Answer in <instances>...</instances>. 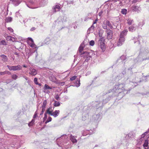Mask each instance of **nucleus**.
<instances>
[{"mask_svg":"<svg viewBox=\"0 0 149 149\" xmlns=\"http://www.w3.org/2000/svg\"><path fill=\"white\" fill-rule=\"evenodd\" d=\"M126 73V72H125V71H123V72H122V74H125Z\"/></svg>","mask_w":149,"mask_h":149,"instance_id":"774afa93","label":"nucleus"},{"mask_svg":"<svg viewBox=\"0 0 149 149\" xmlns=\"http://www.w3.org/2000/svg\"><path fill=\"white\" fill-rule=\"evenodd\" d=\"M110 1L113 2L110 5V9L111 10H118L119 9L118 7V6L117 5V4L116 3V2H115L114 1H111L109 0Z\"/></svg>","mask_w":149,"mask_h":149,"instance_id":"6e6552de","label":"nucleus"},{"mask_svg":"<svg viewBox=\"0 0 149 149\" xmlns=\"http://www.w3.org/2000/svg\"><path fill=\"white\" fill-rule=\"evenodd\" d=\"M131 8L132 10L134 11L139 13L140 11V10L139 9V7L136 6H132Z\"/></svg>","mask_w":149,"mask_h":149,"instance_id":"2eb2a0df","label":"nucleus"},{"mask_svg":"<svg viewBox=\"0 0 149 149\" xmlns=\"http://www.w3.org/2000/svg\"><path fill=\"white\" fill-rule=\"evenodd\" d=\"M11 77L13 79L16 80L18 76L16 74H13L12 75Z\"/></svg>","mask_w":149,"mask_h":149,"instance_id":"f704fd0d","label":"nucleus"},{"mask_svg":"<svg viewBox=\"0 0 149 149\" xmlns=\"http://www.w3.org/2000/svg\"><path fill=\"white\" fill-rule=\"evenodd\" d=\"M5 74H7L8 75L11 74V72L8 71H5Z\"/></svg>","mask_w":149,"mask_h":149,"instance_id":"603ef678","label":"nucleus"},{"mask_svg":"<svg viewBox=\"0 0 149 149\" xmlns=\"http://www.w3.org/2000/svg\"><path fill=\"white\" fill-rule=\"evenodd\" d=\"M81 55V56L83 57V58L85 59V61H88L91 58V56H90V53L87 52H85L83 54Z\"/></svg>","mask_w":149,"mask_h":149,"instance_id":"423d86ee","label":"nucleus"},{"mask_svg":"<svg viewBox=\"0 0 149 149\" xmlns=\"http://www.w3.org/2000/svg\"><path fill=\"white\" fill-rule=\"evenodd\" d=\"M148 140H145L143 144V146L145 149H149Z\"/></svg>","mask_w":149,"mask_h":149,"instance_id":"f3484780","label":"nucleus"},{"mask_svg":"<svg viewBox=\"0 0 149 149\" xmlns=\"http://www.w3.org/2000/svg\"><path fill=\"white\" fill-rule=\"evenodd\" d=\"M70 139L71 141L73 143H76L77 142V140L76 139V137L72 135L70 136Z\"/></svg>","mask_w":149,"mask_h":149,"instance_id":"a211bd4d","label":"nucleus"},{"mask_svg":"<svg viewBox=\"0 0 149 149\" xmlns=\"http://www.w3.org/2000/svg\"><path fill=\"white\" fill-rule=\"evenodd\" d=\"M15 40H16V39L15 38L12 37L11 41H12L13 42H14V41H15Z\"/></svg>","mask_w":149,"mask_h":149,"instance_id":"6e6d98bb","label":"nucleus"},{"mask_svg":"<svg viewBox=\"0 0 149 149\" xmlns=\"http://www.w3.org/2000/svg\"><path fill=\"white\" fill-rule=\"evenodd\" d=\"M50 80L53 82H56L57 81V79L56 77L53 75L50 76L49 77Z\"/></svg>","mask_w":149,"mask_h":149,"instance_id":"aec40b11","label":"nucleus"},{"mask_svg":"<svg viewBox=\"0 0 149 149\" xmlns=\"http://www.w3.org/2000/svg\"><path fill=\"white\" fill-rule=\"evenodd\" d=\"M0 45H6V41L4 40H1L0 42Z\"/></svg>","mask_w":149,"mask_h":149,"instance_id":"473e14b6","label":"nucleus"},{"mask_svg":"<svg viewBox=\"0 0 149 149\" xmlns=\"http://www.w3.org/2000/svg\"><path fill=\"white\" fill-rule=\"evenodd\" d=\"M84 46V44L82 43L80 45L79 48V51L80 53H81L82 51L83 50Z\"/></svg>","mask_w":149,"mask_h":149,"instance_id":"4be33fe9","label":"nucleus"},{"mask_svg":"<svg viewBox=\"0 0 149 149\" xmlns=\"http://www.w3.org/2000/svg\"><path fill=\"white\" fill-rule=\"evenodd\" d=\"M12 2L13 4L15 6L18 5L20 3V2L18 0H10Z\"/></svg>","mask_w":149,"mask_h":149,"instance_id":"5701e85b","label":"nucleus"},{"mask_svg":"<svg viewBox=\"0 0 149 149\" xmlns=\"http://www.w3.org/2000/svg\"><path fill=\"white\" fill-rule=\"evenodd\" d=\"M36 28L35 27H32L30 29L31 31H33Z\"/></svg>","mask_w":149,"mask_h":149,"instance_id":"bf43d9fd","label":"nucleus"},{"mask_svg":"<svg viewBox=\"0 0 149 149\" xmlns=\"http://www.w3.org/2000/svg\"><path fill=\"white\" fill-rule=\"evenodd\" d=\"M127 29H125L121 32L118 41L117 43L118 46H121L124 42L125 41L124 37L127 35Z\"/></svg>","mask_w":149,"mask_h":149,"instance_id":"f03ea898","label":"nucleus"},{"mask_svg":"<svg viewBox=\"0 0 149 149\" xmlns=\"http://www.w3.org/2000/svg\"><path fill=\"white\" fill-rule=\"evenodd\" d=\"M5 74V71L3 72H0V75H3Z\"/></svg>","mask_w":149,"mask_h":149,"instance_id":"5fc2aeb1","label":"nucleus"},{"mask_svg":"<svg viewBox=\"0 0 149 149\" xmlns=\"http://www.w3.org/2000/svg\"><path fill=\"white\" fill-rule=\"evenodd\" d=\"M8 29L11 32H13V29L10 27H8Z\"/></svg>","mask_w":149,"mask_h":149,"instance_id":"09e8293b","label":"nucleus"},{"mask_svg":"<svg viewBox=\"0 0 149 149\" xmlns=\"http://www.w3.org/2000/svg\"><path fill=\"white\" fill-rule=\"evenodd\" d=\"M60 6L61 5L57 3L53 6L52 8L53 13L58 11L60 10L61 9Z\"/></svg>","mask_w":149,"mask_h":149,"instance_id":"1a4fd4ad","label":"nucleus"},{"mask_svg":"<svg viewBox=\"0 0 149 149\" xmlns=\"http://www.w3.org/2000/svg\"><path fill=\"white\" fill-rule=\"evenodd\" d=\"M102 27L104 29H107V24L106 23H104L102 25Z\"/></svg>","mask_w":149,"mask_h":149,"instance_id":"a19ab883","label":"nucleus"},{"mask_svg":"<svg viewBox=\"0 0 149 149\" xmlns=\"http://www.w3.org/2000/svg\"><path fill=\"white\" fill-rule=\"evenodd\" d=\"M127 10L125 9H123L122 10L121 13L124 15H126L127 13Z\"/></svg>","mask_w":149,"mask_h":149,"instance_id":"72a5a7b5","label":"nucleus"},{"mask_svg":"<svg viewBox=\"0 0 149 149\" xmlns=\"http://www.w3.org/2000/svg\"><path fill=\"white\" fill-rule=\"evenodd\" d=\"M91 72L90 71H88L86 73V76H87L89 74H91Z\"/></svg>","mask_w":149,"mask_h":149,"instance_id":"052dcab7","label":"nucleus"},{"mask_svg":"<svg viewBox=\"0 0 149 149\" xmlns=\"http://www.w3.org/2000/svg\"><path fill=\"white\" fill-rule=\"evenodd\" d=\"M76 76H74L70 78V79L71 81H72L76 79Z\"/></svg>","mask_w":149,"mask_h":149,"instance_id":"49530a36","label":"nucleus"},{"mask_svg":"<svg viewBox=\"0 0 149 149\" xmlns=\"http://www.w3.org/2000/svg\"><path fill=\"white\" fill-rule=\"evenodd\" d=\"M127 23L128 25H130L132 24V23L133 21V20L132 19H127Z\"/></svg>","mask_w":149,"mask_h":149,"instance_id":"c756f323","label":"nucleus"},{"mask_svg":"<svg viewBox=\"0 0 149 149\" xmlns=\"http://www.w3.org/2000/svg\"><path fill=\"white\" fill-rule=\"evenodd\" d=\"M29 70L30 72H29V74H30L32 75H34L37 74V72L35 69L32 68H31Z\"/></svg>","mask_w":149,"mask_h":149,"instance_id":"f8f14e48","label":"nucleus"},{"mask_svg":"<svg viewBox=\"0 0 149 149\" xmlns=\"http://www.w3.org/2000/svg\"><path fill=\"white\" fill-rule=\"evenodd\" d=\"M55 98L56 100H59L61 99L58 95H56L55 96Z\"/></svg>","mask_w":149,"mask_h":149,"instance_id":"ea45409f","label":"nucleus"},{"mask_svg":"<svg viewBox=\"0 0 149 149\" xmlns=\"http://www.w3.org/2000/svg\"><path fill=\"white\" fill-rule=\"evenodd\" d=\"M2 58V60L4 62H7L8 61V58L7 56L4 55H1L0 56Z\"/></svg>","mask_w":149,"mask_h":149,"instance_id":"412c9836","label":"nucleus"},{"mask_svg":"<svg viewBox=\"0 0 149 149\" xmlns=\"http://www.w3.org/2000/svg\"><path fill=\"white\" fill-rule=\"evenodd\" d=\"M50 41V40L49 38H46L45 41V43L47 44H49Z\"/></svg>","mask_w":149,"mask_h":149,"instance_id":"c9c22d12","label":"nucleus"},{"mask_svg":"<svg viewBox=\"0 0 149 149\" xmlns=\"http://www.w3.org/2000/svg\"><path fill=\"white\" fill-rule=\"evenodd\" d=\"M95 42L94 40H92L91 41L89 42L90 45L91 46H93L94 45Z\"/></svg>","mask_w":149,"mask_h":149,"instance_id":"58836bf2","label":"nucleus"},{"mask_svg":"<svg viewBox=\"0 0 149 149\" xmlns=\"http://www.w3.org/2000/svg\"><path fill=\"white\" fill-rule=\"evenodd\" d=\"M37 78L36 77L34 79V81L35 83L36 84V85H38V81H37Z\"/></svg>","mask_w":149,"mask_h":149,"instance_id":"c03bdc74","label":"nucleus"},{"mask_svg":"<svg viewBox=\"0 0 149 149\" xmlns=\"http://www.w3.org/2000/svg\"><path fill=\"white\" fill-rule=\"evenodd\" d=\"M97 21V19H96L95 21H93V25L94 24H96Z\"/></svg>","mask_w":149,"mask_h":149,"instance_id":"680f3d73","label":"nucleus"},{"mask_svg":"<svg viewBox=\"0 0 149 149\" xmlns=\"http://www.w3.org/2000/svg\"><path fill=\"white\" fill-rule=\"evenodd\" d=\"M93 116L95 118V117H96L97 118V119H95V120H97L98 119V118L100 117V115H94Z\"/></svg>","mask_w":149,"mask_h":149,"instance_id":"8fccbe9b","label":"nucleus"},{"mask_svg":"<svg viewBox=\"0 0 149 149\" xmlns=\"http://www.w3.org/2000/svg\"><path fill=\"white\" fill-rule=\"evenodd\" d=\"M63 137L62 136L61 138H58L56 140L57 145L60 147L61 146L60 144H62V141H63Z\"/></svg>","mask_w":149,"mask_h":149,"instance_id":"9b49d317","label":"nucleus"},{"mask_svg":"<svg viewBox=\"0 0 149 149\" xmlns=\"http://www.w3.org/2000/svg\"><path fill=\"white\" fill-rule=\"evenodd\" d=\"M122 61H124L126 59V57L125 56L123 55L121 56L120 57Z\"/></svg>","mask_w":149,"mask_h":149,"instance_id":"37998d69","label":"nucleus"},{"mask_svg":"<svg viewBox=\"0 0 149 149\" xmlns=\"http://www.w3.org/2000/svg\"><path fill=\"white\" fill-rule=\"evenodd\" d=\"M47 118V115L46 113H45V116H44V118Z\"/></svg>","mask_w":149,"mask_h":149,"instance_id":"e2e57ef3","label":"nucleus"},{"mask_svg":"<svg viewBox=\"0 0 149 149\" xmlns=\"http://www.w3.org/2000/svg\"><path fill=\"white\" fill-rule=\"evenodd\" d=\"M107 38L108 39H111L112 37L113 32L112 31L109 30L107 31Z\"/></svg>","mask_w":149,"mask_h":149,"instance_id":"9d476101","label":"nucleus"},{"mask_svg":"<svg viewBox=\"0 0 149 149\" xmlns=\"http://www.w3.org/2000/svg\"><path fill=\"white\" fill-rule=\"evenodd\" d=\"M111 1H114L115 2H116V3L117 5L118 6L119 9L120 6H123L125 5L127 3V0H110Z\"/></svg>","mask_w":149,"mask_h":149,"instance_id":"7ed1b4c3","label":"nucleus"},{"mask_svg":"<svg viewBox=\"0 0 149 149\" xmlns=\"http://www.w3.org/2000/svg\"><path fill=\"white\" fill-rule=\"evenodd\" d=\"M72 26L74 27V29H76L77 28V26L75 25L74 24H73L72 25Z\"/></svg>","mask_w":149,"mask_h":149,"instance_id":"4d7b16f0","label":"nucleus"},{"mask_svg":"<svg viewBox=\"0 0 149 149\" xmlns=\"http://www.w3.org/2000/svg\"><path fill=\"white\" fill-rule=\"evenodd\" d=\"M94 26L93 25H92L88 29L87 31L88 33H91L93 32L94 31Z\"/></svg>","mask_w":149,"mask_h":149,"instance_id":"6ab92c4d","label":"nucleus"},{"mask_svg":"<svg viewBox=\"0 0 149 149\" xmlns=\"http://www.w3.org/2000/svg\"><path fill=\"white\" fill-rule=\"evenodd\" d=\"M136 29V26L135 24H133L129 28V31L131 32L134 31Z\"/></svg>","mask_w":149,"mask_h":149,"instance_id":"4468645a","label":"nucleus"},{"mask_svg":"<svg viewBox=\"0 0 149 149\" xmlns=\"http://www.w3.org/2000/svg\"><path fill=\"white\" fill-rule=\"evenodd\" d=\"M104 42V41L103 38H101L98 41V44L103 52L105 50L106 48L105 44Z\"/></svg>","mask_w":149,"mask_h":149,"instance_id":"39448f33","label":"nucleus"},{"mask_svg":"<svg viewBox=\"0 0 149 149\" xmlns=\"http://www.w3.org/2000/svg\"><path fill=\"white\" fill-rule=\"evenodd\" d=\"M44 89H52V88L49 86L45 84V85L44 87Z\"/></svg>","mask_w":149,"mask_h":149,"instance_id":"7c9ffc66","label":"nucleus"},{"mask_svg":"<svg viewBox=\"0 0 149 149\" xmlns=\"http://www.w3.org/2000/svg\"><path fill=\"white\" fill-rule=\"evenodd\" d=\"M52 118L51 117H49L45 122V124L51 121L52 120Z\"/></svg>","mask_w":149,"mask_h":149,"instance_id":"e433bc0d","label":"nucleus"},{"mask_svg":"<svg viewBox=\"0 0 149 149\" xmlns=\"http://www.w3.org/2000/svg\"><path fill=\"white\" fill-rule=\"evenodd\" d=\"M12 18L11 17H8L6 18V22H11Z\"/></svg>","mask_w":149,"mask_h":149,"instance_id":"bb28decb","label":"nucleus"},{"mask_svg":"<svg viewBox=\"0 0 149 149\" xmlns=\"http://www.w3.org/2000/svg\"><path fill=\"white\" fill-rule=\"evenodd\" d=\"M45 109L42 108V110L41 111V112L40 114V115H41L43 114L44 113V111H45Z\"/></svg>","mask_w":149,"mask_h":149,"instance_id":"864d4df0","label":"nucleus"},{"mask_svg":"<svg viewBox=\"0 0 149 149\" xmlns=\"http://www.w3.org/2000/svg\"><path fill=\"white\" fill-rule=\"evenodd\" d=\"M90 131L92 132V131L91 130L90 131H89V130H86V132L88 134H90V133H91Z\"/></svg>","mask_w":149,"mask_h":149,"instance_id":"13d9d810","label":"nucleus"},{"mask_svg":"<svg viewBox=\"0 0 149 149\" xmlns=\"http://www.w3.org/2000/svg\"><path fill=\"white\" fill-rule=\"evenodd\" d=\"M35 121L34 119H32L31 121L29 123L28 126L30 127L32 126L35 124Z\"/></svg>","mask_w":149,"mask_h":149,"instance_id":"b1692460","label":"nucleus"},{"mask_svg":"<svg viewBox=\"0 0 149 149\" xmlns=\"http://www.w3.org/2000/svg\"><path fill=\"white\" fill-rule=\"evenodd\" d=\"M60 104L59 102H57V101H54V107H58L60 106Z\"/></svg>","mask_w":149,"mask_h":149,"instance_id":"cd10ccee","label":"nucleus"},{"mask_svg":"<svg viewBox=\"0 0 149 149\" xmlns=\"http://www.w3.org/2000/svg\"><path fill=\"white\" fill-rule=\"evenodd\" d=\"M106 23L107 24V25L111 29H112L113 28L112 24H111L109 21H107Z\"/></svg>","mask_w":149,"mask_h":149,"instance_id":"393cba45","label":"nucleus"},{"mask_svg":"<svg viewBox=\"0 0 149 149\" xmlns=\"http://www.w3.org/2000/svg\"><path fill=\"white\" fill-rule=\"evenodd\" d=\"M95 104H96V107L98 108L100 107V106L99 105L100 102L99 101H96L95 102Z\"/></svg>","mask_w":149,"mask_h":149,"instance_id":"2f4dec72","label":"nucleus"},{"mask_svg":"<svg viewBox=\"0 0 149 149\" xmlns=\"http://www.w3.org/2000/svg\"><path fill=\"white\" fill-rule=\"evenodd\" d=\"M144 136V134H143L142 135V137L140 139L141 140H140L139 141L138 143V144H140L141 143V140H143V137Z\"/></svg>","mask_w":149,"mask_h":149,"instance_id":"4c0bfd02","label":"nucleus"},{"mask_svg":"<svg viewBox=\"0 0 149 149\" xmlns=\"http://www.w3.org/2000/svg\"><path fill=\"white\" fill-rule=\"evenodd\" d=\"M125 84L123 83H117L112 89L113 92H115L118 94H122V97H123L125 94L124 92L126 91L124 87Z\"/></svg>","mask_w":149,"mask_h":149,"instance_id":"f257e3e1","label":"nucleus"},{"mask_svg":"<svg viewBox=\"0 0 149 149\" xmlns=\"http://www.w3.org/2000/svg\"><path fill=\"white\" fill-rule=\"evenodd\" d=\"M7 67L10 71L13 70H19L22 69V67L19 65H18L16 66H10L9 65H7Z\"/></svg>","mask_w":149,"mask_h":149,"instance_id":"20e7f679","label":"nucleus"},{"mask_svg":"<svg viewBox=\"0 0 149 149\" xmlns=\"http://www.w3.org/2000/svg\"><path fill=\"white\" fill-rule=\"evenodd\" d=\"M47 104V101L45 100L44 101L42 106V108L45 109V107Z\"/></svg>","mask_w":149,"mask_h":149,"instance_id":"c85d7f7f","label":"nucleus"},{"mask_svg":"<svg viewBox=\"0 0 149 149\" xmlns=\"http://www.w3.org/2000/svg\"><path fill=\"white\" fill-rule=\"evenodd\" d=\"M59 110H55L51 114V116H53L54 117H56L58 116L59 113Z\"/></svg>","mask_w":149,"mask_h":149,"instance_id":"dca6fc26","label":"nucleus"},{"mask_svg":"<svg viewBox=\"0 0 149 149\" xmlns=\"http://www.w3.org/2000/svg\"><path fill=\"white\" fill-rule=\"evenodd\" d=\"M135 136V134L132 132H130L128 134V136L131 138L134 137Z\"/></svg>","mask_w":149,"mask_h":149,"instance_id":"a878e982","label":"nucleus"},{"mask_svg":"<svg viewBox=\"0 0 149 149\" xmlns=\"http://www.w3.org/2000/svg\"><path fill=\"white\" fill-rule=\"evenodd\" d=\"M38 113L37 112V111H36L35 113L33 116V118H36L37 117L38 115Z\"/></svg>","mask_w":149,"mask_h":149,"instance_id":"a18cd8bd","label":"nucleus"},{"mask_svg":"<svg viewBox=\"0 0 149 149\" xmlns=\"http://www.w3.org/2000/svg\"><path fill=\"white\" fill-rule=\"evenodd\" d=\"M11 38H12V36H8L7 37L6 39L7 40L11 41Z\"/></svg>","mask_w":149,"mask_h":149,"instance_id":"de8ad7c7","label":"nucleus"},{"mask_svg":"<svg viewBox=\"0 0 149 149\" xmlns=\"http://www.w3.org/2000/svg\"><path fill=\"white\" fill-rule=\"evenodd\" d=\"M59 84L60 86H63L65 84V82L63 81L60 82L59 83Z\"/></svg>","mask_w":149,"mask_h":149,"instance_id":"3c124183","label":"nucleus"},{"mask_svg":"<svg viewBox=\"0 0 149 149\" xmlns=\"http://www.w3.org/2000/svg\"><path fill=\"white\" fill-rule=\"evenodd\" d=\"M137 0H133L132 1L133 3H135L136 2Z\"/></svg>","mask_w":149,"mask_h":149,"instance_id":"338daca9","label":"nucleus"},{"mask_svg":"<svg viewBox=\"0 0 149 149\" xmlns=\"http://www.w3.org/2000/svg\"><path fill=\"white\" fill-rule=\"evenodd\" d=\"M80 79H78L75 81L73 86L78 87L80 86Z\"/></svg>","mask_w":149,"mask_h":149,"instance_id":"ddd939ff","label":"nucleus"},{"mask_svg":"<svg viewBox=\"0 0 149 149\" xmlns=\"http://www.w3.org/2000/svg\"><path fill=\"white\" fill-rule=\"evenodd\" d=\"M16 15L17 17H18L17 15L19 14V12H17L16 13Z\"/></svg>","mask_w":149,"mask_h":149,"instance_id":"69168bd1","label":"nucleus"},{"mask_svg":"<svg viewBox=\"0 0 149 149\" xmlns=\"http://www.w3.org/2000/svg\"><path fill=\"white\" fill-rule=\"evenodd\" d=\"M23 77L26 80H27L28 79L27 77L26 76H23Z\"/></svg>","mask_w":149,"mask_h":149,"instance_id":"0e129e2a","label":"nucleus"},{"mask_svg":"<svg viewBox=\"0 0 149 149\" xmlns=\"http://www.w3.org/2000/svg\"><path fill=\"white\" fill-rule=\"evenodd\" d=\"M28 45L32 48H35V51H37V48L36 47V45L34 43L33 40L30 38H28V40L27 42Z\"/></svg>","mask_w":149,"mask_h":149,"instance_id":"0eeeda50","label":"nucleus"},{"mask_svg":"<svg viewBox=\"0 0 149 149\" xmlns=\"http://www.w3.org/2000/svg\"><path fill=\"white\" fill-rule=\"evenodd\" d=\"M47 113L50 115L51 116V114L52 113V111H50V109L49 108L47 110Z\"/></svg>","mask_w":149,"mask_h":149,"instance_id":"79ce46f5","label":"nucleus"}]
</instances>
